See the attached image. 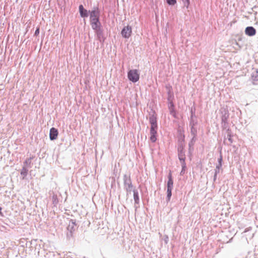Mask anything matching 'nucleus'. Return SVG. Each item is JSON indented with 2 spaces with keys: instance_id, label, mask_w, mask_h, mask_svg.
Returning <instances> with one entry per match:
<instances>
[{
  "instance_id": "1",
  "label": "nucleus",
  "mask_w": 258,
  "mask_h": 258,
  "mask_svg": "<svg viewBox=\"0 0 258 258\" xmlns=\"http://www.w3.org/2000/svg\"><path fill=\"white\" fill-rule=\"evenodd\" d=\"M90 16V21L92 28L93 29H97L99 26V10L98 7H94L91 11H89Z\"/></svg>"
},
{
  "instance_id": "2",
  "label": "nucleus",
  "mask_w": 258,
  "mask_h": 258,
  "mask_svg": "<svg viewBox=\"0 0 258 258\" xmlns=\"http://www.w3.org/2000/svg\"><path fill=\"white\" fill-rule=\"evenodd\" d=\"M127 77L130 81L136 83L139 80L140 73L136 69L131 70L128 72Z\"/></svg>"
},
{
  "instance_id": "3",
  "label": "nucleus",
  "mask_w": 258,
  "mask_h": 258,
  "mask_svg": "<svg viewBox=\"0 0 258 258\" xmlns=\"http://www.w3.org/2000/svg\"><path fill=\"white\" fill-rule=\"evenodd\" d=\"M173 187V181L172 178L171 174L168 175V180L167 183V201H169L172 195V190Z\"/></svg>"
},
{
  "instance_id": "4",
  "label": "nucleus",
  "mask_w": 258,
  "mask_h": 258,
  "mask_svg": "<svg viewBox=\"0 0 258 258\" xmlns=\"http://www.w3.org/2000/svg\"><path fill=\"white\" fill-rule=\"evenodd\" d=\"M124 184L127 194H131L132 191H133V186L130 179L127 178L126 176H125L124 178Z\"/></svg>"
},
{
  "instance_id": "5",
  "label": "nucleus",
  "mask_w": 258,
  "mask_h": 258,
  "mask_svg": "<svg viewBox=\"0 0 258 258\" xmlns=\"http://www.w3.org/2000/svg\"><path fill=\"white\" fill-rule=\"evenodd\" d=\"M132 33V27L130 26L124 27L121 31V34L123 37L128 38Z\"/></svg>"
},
{
  "instance_id": "6",
  "label": "nucleus",
  "mask_w": 258,
  "mask_h": 258,
  "mask_svg": "<svg viewBox=\"0 0 258 258\" xmlns=\"http://www.w3.org/2000/svg\"><path fill=\"white\" fill-rule=\"evenodd\" d=\"M245 33L248 36H252L255 34L256 30L253 27H247L245 28Z\"/></svg>"
},
{
  "instance_id": "7",
  "label": "nucleus",
  "mask_w": 258,
  "mask_h": 258,
  "mask_svg": "<svg viewBox=\"0 0 258 258\" xmlns=\"http://www.w3.org/2000/svg\"><path fill=\"white\" fill-rule=\"evenodd\" d=\"M57 136H58L57 130L54 127H52L50 130V133H49L50 139L51 140H55L57 138Z\"/></svg>"
},
{
  "instance_id": "8",
  "label": "nucleus",
  "mask_w": 258,
  "mask_h": 258,
  "mask_svg": "<svg viewBox=\"0 0 258 258\" xmlns=\"http://www.w3.org/2000/svg\"><path fill=\"white\" fill-rule=\"evenodd\" d=\"M157 128H153V127H151L150 129V140L152 142H155L156 140V135H157Z\"/></svg>"
},
{
  "instance_id": "9",
  "label": "nucleus",
  "mask_w": 258,
  "mask_h": 258,
  "mask_svg": "<svg viewBox=\"0 0 258 258\" xmlns=\"http://www.w3.org/2000/svg\"><path fill=\"white\" fill-rule=\"evenodd\" d=\"M79 12L82 17L85 18L88 16L89 12L86 10L84 9V7L82 5H80L79 6Z\"/></svg>"
},
{
  "instance_id": "10",
  "label": "nucleus",
  "mask_w": 258,
  "mask_h": 258,
  "mask_svg": "<svg viewBox=\"0 0 258 258\" xmlns=\"http://www.w3.org/2000/svg\"><path fill=\"white\" fill-rule=\"evenodd\" d=\"M149 121L151 124V127L157 128L156 118L154 115L150 117Z\"/></svg>"
},
{
  "instance_id": "11",
  "label": "nucleus",
  "mask_w": 258,
  "mask_h": 258,
  "mask_svg": "<svg viewBox=\"0 0 258 258\" xmlns=\"http://www.w3.org/2000/svg\"><path fill=\"white\" fill-rule=\"evenodd\" d=\"M76 226V224L75 222L72 220L69 222L67 229L71 232H72L73 231H74L75 230Z\"/></svg>"
},
{
  "instance_id": "12",
  "label": "nucleus",
  "mask_w": 258,
  "mask_h": 258,
  "mask_svg": "<svg viewBox=\"0 0 258 258\" xmlns=\"http://www.w3.org/2000/svg\"><path fill=\"white\" fill-rule=\"evenodd\" d=\"M133 192H134V199L135 200V203L138 204L139 201V195H138V192L135 189L133 190Z\"/></svg>"
},
{
  "instance_id": "13",
  "label": "nucleus",
  "mask_w": 258,
  "mask_h": 258,
  "mask_svg": "<svg viewBox=\"0 0 258 258\" xmlns=\"http://www.w3.org/2000/svg\"><path fill=\"white\" fill-rule=\"evenodd\" d=\"M28 169L25 166H23L21 172V174L23 176V178L26 176L28 172Z\"/></svg>"
},
{
  "instance_id": "14",
  "label": "nucleus",
  "mask_w": 258,
  "mask_h": 258,
  "mask_svg": "<svg viewBox=\"0 0 258 258\" xmlns=\"http://www.w3.org/2000/svg\"><path fill=\"white\" fill-rule=\"evenodd\" d=\"M31 159L32 158H28L27 159L25 162H24V166H25L26 167V168H28V167H30V164H31Z\"/></svg>"
},
{
  "instance_id": "15",
  "label": "nucleus",
  "mask_w": 258,
  "mask_h": 258,
  "mask_svg": "<svg viewBox=\"0 0 258 258\" xmlns=\"http://www.w3.org/2000/svg\"><path fill=\"white\" fill-rule=\"evenodd\" d=\"M98 27L97 28V29H95V30L96 31V33H97L98 38L100 39L101 37L102 36V31L100 29H98Z\"/></svg>"
},
{
  "instance_id": "16",
  "label": "nucleus",
  "mask_w": 258,
  "mask_h": 258,
  "mask_svg": "<svg viewBox=\"0 0 258 258\" xmlns=\"http://www.w3.org/2000/svg\"><path fill=\"white\" fill-rule=\"evenodd\" d=\"M191 133L193 135L192 139H194V138L196 136V133H197V130L194 126H192L191 128Z\"/></svg>"
},
{
  "instance_id": "17",
  "label": "nucleus",
  "mask_w": 258,
  "mask_h": 258,
  "mask_svg": "<svg viewBox=\"0 0 258 258\" xmlns=\"http://www.w3.org/2000/svg\"><path fill=\"white\" fill-rule=\"evenodd\" d=\"M179 159L181 161V163H183V162H184V160H185V157H184V156L181 153V152H180V154H179Z\"/></svg>"
},
{
  "instance_id": "18",
  "label": "nucleus",
  "mask_w": 258,
  "mask_h": 258,
  "mask_svg": "<svg viewBox=\"0 0 258 258\" xmlns=\"http://www.w3.org/2000/svg\"><path fill=\"white\" fill-rule=\"evenodd\" d=\"M183 4H184V7H185L186 8H188V7H189V0H182Z\"/></svg>"
},
{
  "instance_id": "19",
  "label": "nucleus",
  "mask_w": 258,
  "mask_h": 258,
  "mask_svg": "<svg viewBox=\"0 0 258 258\" xmlns=\"http://www.w3.org/2000/svg\"><path fill=\"white\" fill-rule=\"evenodd\" d=\"M181 166H182V170L180 172V174H183L184 173V169L186 167L185 163V162L181 163Z\"/></svg>"
},
{
  "instance_id": "20",
  "label": "nucleus",
  "mask_w": 258,
  "mask_h": 258,
  "mask_svg": "<svg viewBox=\"0 0 258 258\" xmlns=\"http://www.w3.org/2000/svg\"><path fill=\"white\" fill-rule=\"evenodd\" d=\"M167 3L170 5H174L176 2V0H166Z\"/></svg>"
},
{
  "instance_id": "21",
  "label": "nucleus",
  "mask_w": 258,
  "mask_h": 258,
  "mask_svg": "<svg viewBox=\"0 0 258 258\" xmlns=\"http://www.w3.org/2000/svg\"><path fill=\"white\" fill-rule=\"evenodd\" d=\"M219 173V171H217V169H215V174L214 176V180L215 181L217 177V175Z\"/></svg>"
},
{
  "instance_id": "22",
  "label": "nucleus",
  "mask_w": 258,
  "mask_h": 258,
  "mask_svg": "<svg viewBox=\"0 0 258 258\" xmlns=\"http://www.w3.org/2000/svg\"><path fill=\"white\" fill-rule=\"evenodd\" d=\"M218 160H219V164L220 165V166H222V163H221V162L222 160V157H220V158Z\"/></svg>"
},
{
  "instance_id": "23",
  "label": "nucleus",
  "mask_w": 258,
  "mask_h": 258,
  "mask_svg": "<svg viewBox=\"0 0 258 258\" xmlns=\"http://www.w3.org/2000/svg\"><path fill=\"white\" fill-rule=\"evenodd\" d=\"M221 167V166H220V165L218 164V165H217L216 169H217V171H219V172L220 171V168Z\"/></svg>"
},
{
  "instance_id": "24",
  "label": "nucleus",
  "mask_w": 258,
  "mask_h": 258,
  "mask_svg": "<svg viewBox=\"0 0 258 258\" xmlns=\"http://www.w3.org/2000/svg\"><path fill=\"white\" fill-rule=\"evenodd\" d=\"M39 29H37L36 31H35V35H37L39 33Z\"/></svg>"
},
{
  "instance_id": "25",
  "label": "nucleus",
  "mask_w": 258,
  "mask_h": 258,
  "mask_svg": "<svg viewBox=\"0 0 258 258\" xmlns=\"http://www.w3.org/2000/svg\"><path fill=\"white\" fill-rule=\"evenodd\" d=\"M1 210H2V208L0 207V211H1Z\"/></svg>"
}]
</instances>
